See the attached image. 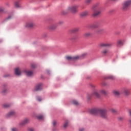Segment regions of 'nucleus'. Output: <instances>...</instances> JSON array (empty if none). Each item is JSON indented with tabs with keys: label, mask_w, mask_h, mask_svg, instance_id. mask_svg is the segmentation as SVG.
I'll return each instance as SVG.
<instances>
[{
	"label": "nucleus",
	"mask_w": 131,
	"mask_h": 131,
	"mask_svg": "<svg viewBox=\"0 0 131 131\" xmlns=\"http://www.w3.org/2000/svg\"><path fill=\"white\" fill-rule=\"evenodd\" d=\"M92 27L93 28H97V27H99V25H97V24H95L93 25H92Z\"/></svg>",
	"instance_id": "35"
},
{
	"label": "nucleus",
	"mask_w": 131,
	"mask_h": 131,
	"mask_svg": "<svg viewBox=\"0 0 131 131\" xmlns=\"http://www.w3.org/2000/svg\"><path fill=\"white\" fill-rule=\"evenodd\" d=\"M86 57V53H83V54L80 55V58L81 59H84V57Z\"/></svg>",
	"instance_id": "26"
},
{
	"label": "nucleus",
	"mask_w": 131,
	"mask_h": 131,
	"mask_svg": "<svg viewBox=\"0 0 131 131\" xmlns=\"http://www.w3.org/2000/svg\"><path fill=\"white\" fill-rule=\"evenodd\" d=\"M12 17V16H8V19H11V17Z\"/></svg>",
	"instance_id": "48"
},
{
	"label": "nucleus",
	"mask_w": 131,
	"mask_h": 131,
	"mask_svg": "<svg viewBox=\"0 0 131 131\" xmlns=\"http://www.w3.org/2000/svg\"><path fill=\"white\" fill-rule=\"evenodd\" d=\"M118 45L120 46H121V45H122V41H121V40H118Z\"/></svg>",
	"instance_id": "36"
},
{
	"label": "nucleus",
	"mask_w": 131,
	"mask_h": 131,
	"mask_svg": "<svg viewBox=\"0 0 131 131\" xmlns=\"http://www.w3.org/2000/svg\"><path fill=\"white\" fill-rule=\"evenodd\" d=\"M29 122V119L26 118L21 122V125H24V124H26L27 123H28Z\"/></svg>",
	"instance_id": "14"
},
{
	"label": "nucleus",
	"mask_w": 131,
	"mask_h": 131,
	"mask_svg": "<svg viewBox=\"0 0 131 131\" xmlns=\"http://www.w3.org/2000/svg\"><path fill=\"white\" fill-rule=\"evenodd\" d=\"M118 119H119V120L121 121V120H123V118L120 117H119Z\"/></svg>",
	"instance_id": "41"
},
{
	"label": "nucleus",
	"mask_w": 131,
	"mask_h": 131,
	"mask_svg": "<svg viewBox=\"0 0 131 131\" xmlns=\"http://www.w3.org/2000/svg\"><path fill=\"white\" fill-rule=\"evenodd\" d=\"M72 103L74 105H78V102L77 101L75 100H72Z\"/></svg>",
	"instance_id": "27"
},
{
	"label": "nucleus",
	"mask_w": 131,
	"mask_h": 131,
	"mask_svg": "<svg viewBox=\"0 0 131 131\" xmlns=\"http://www.w3.org/2000/svg\"><path fill=\"white\" fill-rule=\"evenodd\" d=\"M89 15V12L88 11H83L80 14L81 17H86Z\"/></svg>",
	"instance_id": "13"
},
{
	"label": "nucleus",
	"mask_w": 131,
	"mask_h": 131,
	"mask_svg": "<svg viewBox=\"0 0 131 131\" xmlns=\"http://www.w3.org/2000/svg\"><path fill=\"white\" fill-rule=\"evenodd\" d=\"M66 59L68 60V61H73V56H67Z\"/></svg>",
	"instance_id": "22"
},
{
	"label": "nucleus",
	"mask_w": 131,
	"mask_h": 131,
	"mask_svg": "<svg viewBox=\"0 0 131 131\" xmlns=\"http://www.w3.org/2000/svg\"><path fill=\"white\" fill-rule=\"evenodd\" d=\"M37 100L39 102H40V101H41V98L40 97H37Z\"/></svg>",
	"instance_id": "39"
},
{
	"label": "nucleus",
	"mask_w": 131,
	"mask_h": 131,
	"mask_svg": "<svg viewBox=\"0 0 131 131\" xmlns=\"http://www.w3.org/2000/svg\"><path fill=\"white\" fill-rule=\"evenodd\" d=\"M12 131H18V129H17V128H12L11 129Z\"/></svg>",
	"instance_id": "40"
},
{
	"label": "nucleus",
	"mask_w": 131,
	"mask_h": 131,
	"mask_svg": "<svg viewBox=\"0 0 131 131\" xmlns=\"http://www.w3.org/2000/svg\"><path fill=\"white\" fill-rule=\"evenodd\" d=\"M15 8H20V2L16 1L15 3Z\"/></svg>",
	"instance_id": "23"
},
{
	"label": "nucleus",
	"mask_w": 131,
	"mask_h": 131,
	"mask_svg": "<svg viewBox=\"0 0 131 131\" xmlns=\"http://www.w3.org/2000/svg\"><path fill=\"white\" fill-rule=\"evenodd\" d=\"M90 97H92V96H94V97H96V98H100V94H99V92H98V91L95 90L93 91V93L91 94V95H89Z\"/></svg>",
	"instance_id": "8"
},
{
	"label": "nucleus",
	"mask_w": 131,
	"mask_h": 131,
	"mask_svg": "<svg viewBox=\"0 0 131 131\" xmlns=\"http://www.w3.org/2000/svg\"><path fill=\"white\" fill-rule=\"evenodd\" d=\"M29 131H34V129L33 128H30L29 129Z\"/></svg>",
	"instance_id": "44"
},
{
	"label": "nucleus",
	"mask_w": 131,
	"mask_h": 131,
	"mask_svg": "<svg viewBox=\"0 0 131 131\" xmlns=\"http://www.w3.org/2000/svg\"><path fill=\"white\" fill-rule=\"evenodd\" d=\"M15 112L12 111L9 112L7 115H6V117L8 118L9 117H11V116H14L15 115Z\"/></svg>",
	"instance_id": "12"
},
{
	"label": "nucleus",
	"mask_w": 131,
	"mask_h": 131,
	"mask_svg": "<svg viewBox=\"0 0 131 131\" xmlns=\"http://www.w3.org/2000/svg\"><path fill=\"white\" fill-rule=\"evenodd\" d=\"M79 131H84V129L83 128H80L79 129Z\"/></svg>",
	"instance_id": "43"
},
{
	"label": "nucleus",
	"mask_w": 131,
	"mask_h": 131,
	"mask_svg": "<svg viewBox=\"0 0 131 131\" xmlns=\"http://www.w3.org/2000/svg\"><path fill=\"white\" fill-rule=\"evenodd\" d=\"M10 104H8V103H6V104H5L3 105V107L4 108H9V107H10Z\"/></svg>",
	"instance_id": "32"
},
{
	"label": "nucleus",
	"mask_w": 131,
	"mask_h": 131,
	"mask_svg": "<svg viewBox=\"0 0 131 131\" xmlns=\"http://www.w3.org/2000/svg\"><path fill=\"white\" fill-rule=\"evenodd\" d=\"M83 36L85 37H90V36H92V33H91V32H86L84 34Z\"/></svg>",
	"instance_id": "18"
},
{
	"label": "nucleus",
	"mask_w": 131,
	"mask_h": 131,
	"mask_svg": "<svg viewBox=\"0 0 131 131\" xmlns=\"http://www.w3.org/2000/svg\"><path fill=\"white\" fill-rule=\"evenodd\" d=\"M114 93V95H115V96H119V95H121V92H120L119 91H114L113 92Z\"/></svg>",
	"instance_id": "19"
},
{
	"label": "nucleus",
	"mask_w": 131,
	"mask_h": 131,
	"mask_svg": "<svg viewBox=\"0 0 131 131\" xmlns=\"http://www.w3.org/2000/svg\"><path fill=\"white\" fill-rule=\"evenodd\" d=\"M99 46L100 48H110L111 44L110 43H101Z\"/></svg>",
	"instance_id": "7"
},
{
	"label": "nucleus",
	"mask_w": 131,
	"mask_h": 131,
	"mask_svg": "<svg viewBox=\"0 0 131 131\" xmlns=\"http://www.w3.org/2000/svg\"><path fill=\"white\" fill-rule=\"evenodd\" d=\"M90 86H91V88H92L93 89H95V88H96V85L93 84H91Z\"/></svg>",
	"instance_id": "38"
},
{
	"label": "nucleus",
	"mask_w": 131,
	"mask_h": 131,
	"mask_svg": "<svg viewBox=\"0 0 131 131\" xmlns=\"http://www.w3.org/2000/svg\"><path fill=\"white\" fill-rule=\"evenodd\" d=\"M5 13V9L4 7H0V13Z\"/></svg>",
	"instance_id": "33"
},
{
	"label": "nucleus",
	"mask_w": 131,
	"mask_h": 131,
	"mask_svg": "<svg viewBox=\"0 0 131 131\" xmlns=\"http://www.w3.org/2000/svg\"><path fill=\"white\" fill-rule=\"evenodd\" d=\"M131 4V0H128L124 1L122 4V10H127L128 9V7L129 6H130Z\"/></svg>",
	"instance_id": "4"
},
{
	"label": "nucleus",
	"mask_w": 131,
	"mask_h": 131,
	"mask_svg": "<svg viewBox=\"0 0 131 131\" xmlns=\"http://www.w3.org/2000/svg\"><path fill=\"white\" fill-rule=\"evenodd\" d=\"M112 112H113V113L116 112V111H115V110L112 109Z\"/></svg>",
	"instance_id": "46"
},
{
	"label": "nucleus",
	"mask_w": 131,
	"mask_h": 131,
	"mask_svg": "<svg viewBox=\"0 0 131 131\" xmlns=\"http://www.w3.org/2000/svg\"><path fill=\"white\" fill-rule=\"evenodd\" d=\"M72 32H77V31H78V28H74L72 29Z\"/></svg>",
	"instance_id": "34"
},
{
	"label": "nucleus",
	"mask_w": 131,
	"mask_h": 131,
	"mask_svg": "<svg viewBox=\"0 0 131 131\" xmlns=\"http://www.w3.org/2000/svg\"><path fill=\"white\" fill-rule=\"evenodd\" d=\"M100 94L101 95H107V92L104 90H102L100 91Z\"/></svg>",
	"instance_id": "24"
},
{
	"label": "nucleus",
	"mask_w": 131,
	"mask_h": 131,
	"mask_svg": "<svg viewBox=\"0 0 131 131\" xmlns=\"http://www.w3.org/2000/svg\"><path fill=\"white\" fill-rule=\"evenodd\" d=\"M92 3V0H85V4L87 5H90Z\"/></svg>",
	"instance_id": "30"
},
{
	"label": "nucleus",
	"mask_w": 131,
	"mask_h": 131,
	"mask_svg": "<svg viewBox=\"0 0 131 131\" xmlns=\"http://www.w3.org/2000/svg\"><path fill=\"white\" fill-rule=\"evenodd\" d=\"M92 9L93 11L92 16L93 17H98L101 14V7H100V4L96 3L93 7Z\"/></svg>",
	"instance_id": "2"
},
{
	"label": "nucleus",
	"mask_w": 131,
	"mask_h": 131,
	"mask_svg": "<svg viewBox=\"0 0 131 131\" xmlns=\"http://www.w3.org/2000/svg\"><path fill=\"white\" fill-rule=\"evenodd\" d=\"M128 112L129 113V115L131 116V110H128Z\"/></svg>",
	"instance_id": "42"
},
{
	"label": "nucleus",
	"mask_w": 131,
	"mask_h": 131,
	"mask_svg": "<svg viewBox=\"0 0 131 131\" xmlns=\"http://www.w3.org/2000/svg\"><path fill=\"white\" fill-rule=\"evenodd\" d=\"M68 126V121H66V122H64L63 124V127L64 128H66V127H67Z\"/></svg>",
	"instance_id": "29"
},
{
	"label": "nucleus",
	"mask_w": 131,
	"mask_h": 131,
	"mask_svg": "<svg viewBox=\"0 0 131 131\" xmlns=\"http://www.w3.org/2000/svg\"><path fill=\"white\" fill-rule=\"evenodd\" d=\"M38 119H39L40 120H42L43 119L44 117L42 115H39L37 116Z\"/></svg>",
	"instance_id": "31"
},
{
	"label": "nucleus",
	"mask_w": 131,
	"mask_h": 131,
	"mask_svg": "<svg viewBox=\"0 0 131 131\" xmlns=\"http://www.w3.org/2000/svg\"><path fill=\"white\" fill-rule=\"evenodd\" d=\"M104 30L103 29H98L97 30H96V32L97 33H102V32H103V31Z\"/></svg>",
	"instance_id": "28"
},
{
	"label": "nucleus",
	"mask_w": 131,
	"mask_h": 131,
	"mask_svg": "<svg viewBox=\"0 0 131 131\" xmlns=\"http://www.w3.org/2000/svg\"><path fill=\"white\" fill-rule=\"evenodd\" d=\"M130 92L128 89H124L123 90V94H124V95H126V96L130 94Z\"/></svg>",
	"instance_id": "17"
},
{
	"label": "nucleus",
	"mask_w": 131,
	"mask_h": 131,
	"mask_svg": "<svg viewBox=\"0 0 131 131\" xmlns=\"http://www.w3.org/2000/svg\"><path fill=\"white\" fill-rule=\"evenodd\" d=\"M77 60H81L80 55L73 56V61H76Z\"/></svg>",
	"instance_id": "15"
},
{
	"label": "nucleus",
	"mask_w": 131,
	"mask_h": 131,
	"mask_svg": "<svg viewBox=\"0 0 131 131\" xmlns=\"http://www.w3.org/2000/svg\"><path fill=\"white\" fill-rule=\"evenodd\" d=\"M8 92V87L7 86H4L2 90L3 94H6Z\"/></svg>",
	"instance_id": "20"
},
{
	"label": "nucleus",
	"mask_w": 131,
	"mask_h": 131,
	"mask_svg": "<svg viewBox=\"0 0 131 131\" xmlns=\"http://www.w3.org/2000/svg\"><path fill=\"white\" fill-rule=\"evenodd\" d=\"M52 125L53 127H56L57 125H58V124H57V121H53L52 122Z\"/></svg>",
	"instance_id": "25"
},
{
	"label": "nucleus",
	"mask_w": 131,
	"mask_h": 131,
	"mask_svg": "<svg viewBox=\"0 0 131 131\" xmlns=\"http://www.w3.org/2000/svg\"><path fill=\"white\" fill-rule=\"evenodd\" d=\"M90 112L91 114H93V115H100V117L102 118L106 119L108 117V114H107V110L103 108H94L91 110Z\"/></svg>",
	"instance_id": "1"
},
{
	"label": "nucleus",
	"mask_w": 131,
	"mask_h": 131,
	"mask_svg": "<svg viewBox=\"0 0 131 131\" xmlns=\"http://www.w3.org/2000/svg\"><path fill=\"white\" fill-rule=\"evenodd\" d=\"M14 71L15 75H17L18 76L21 75V69H20V68H15Z\"/></svg>",
	"instance_id": "10"
},
{
	"label": "nucleus",
	"mask_w": 131,
	"mask_h": 131,
	"mask_svg": "<svg viewBox=\"0 0 131 131\" xmlns=\"http://www.w3.org/2000/svg\"><path fill=\"white\" fill-rule=\"evenodd\" d=\"M34 26V24L32 22L29 21L27 22L25 24L24 27L25 28H28L29 29H30V28H32Z\"/></svg>",
	"instance_id": "5"
},
{
	"label": "nucleus",
	"mask_w": 131,
	"mask_h": 131,
	"mask_svg": "<svg viewBox=\"0 0 131 131\" xmlns=\"http://www.w3.org/2000/svg\"><path fill=\"white\" fill-rule=\"evenodd\" d=\"M57 24V27L59 25H61V24H63V21H60L58 23H56Z\"/></svg>",
	"instance_id": "37"
},
{
	"label": "nucleus",
	"mask_w": 131,
	"mask_h": 131,
	"mask_svg": "<svg viewBox=\"0 0 131 131\" xmlns=\"http://www.w3.org/2000/svg\"><path fill=\"white\" fill-rule=\"evenodd\" d=\"M78 9V5H72L68 7L67 11L71 13H77Z\"/></svg>",
	"instance_id": "3"
},
{
	"label": "nucleus",
	"mask_w": 131,
	"mask_h": 131,
	"mask_svg": "<svg viewBox=\"0 0 131 131\" xmlns=\"http://www.w3.org/2000/svg\"><path fill=\"white\" fill-rule=\"evenodd\" d=\"M78 39V36L77 35H74L71 38V40H77Z\"/></svg>",
	"instance_id": "21"
},
{
	"label": "nucleus",
	"mask_w": 131,
	"mask_h": 131,
	"mask_svg": "<svg viewBox=\"0 0 131 131\" xmlns=\"http://www.w3.org/2000/svg\"><path fill=\"white\" fill-rule=\"evenodd\" d=\"M101 54L103 56H107L109 54V50L107 49L102 50Z\"/></svg>",
	"instance_id": "11"
},
{
	"label": "nucleus",
	"mask_w": 131,
	"mask_h": 131,
	"mask_svg": "<svg viewBox=\"0 0 131 131\" xmlns=\"http://www.w3.org/2000/svg\"><path fill=\"white\" fill-rule=\"evenodd\" d=\"M42 89V83H39L37 84L35 87V91H41Z\"/></svg>",
	"instance_id": "9"
},
{
	"label": "nucleus",
	"mask_w": 131,
	"mask_h": 131,
	"mask_svg": "<svg viewBox=\"0 0 131 131\" xmlns=\"http://www.w3.org/2000/svg\"><path fill=\"white\" fill-rule=\"evenodd\" d=\"M2 41V40H0V42Z\"/></svg>",
	"instance_id": "49"
},
{
	"label": "nucleus",
	"mask_w": 131,
	"mask_h": 131,
	"mask_svg": "<svg viewBox=\"0 0 131 131\" xmlns=\"http://www.w3.org/2000/svg\"><path fill=\"white\" fill-rule=\"evenodd\" d=\"M57 27H58V24H52L48 26V29H50V30H54V29H56Z\"/></svg>",
	"instance_id": "6"
},
{
	"label": "nucleus",
	"mask_w": 131,
	"mask_h": 131,
	"mask_svg": "<svg viewBox=\"0 0 131 131\" xmlns=\"http://www.w3.org/2000/svg\"><path fill=\"white\" fill-rule=\"evenodd\" d=\"M32 68H35V65L32 64Z\"/></svg>",
	"instance_id": "47"
},
{
	"label": "nucleus",
	"mask_w": 131,
	"mask_h": 131,
	"mask_svg": "<svg viewBox=\"0 0 131 131\" xmlns=\"http://www.w3.org/2000/svg\"><path fill=\"white\" fill-rule=\"evenodd\" d=\"M106 82H103L102 83V85H106Z\"/></svg>",
	"instance_id": "45"
},
{
	"label": "nucleus",
	"mask_w": 131,
	"mask_h": 131,
	"mask_svg": "<svg viewBox=\"0 0 131 131\" xmlns=\"http://www.w3.org/2000/svg\"><path fill=\"white\" fill-rule=\"evenodd\" d=\"M25 72L27 76H32V74H33V73L31 71H26Z\"/></svg>",
	"instance_id": "16"
}]
</instances>
